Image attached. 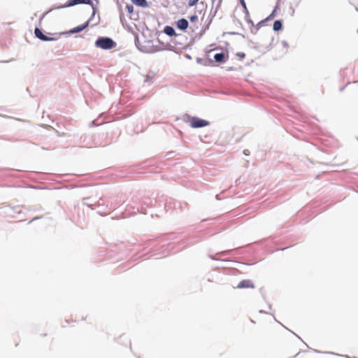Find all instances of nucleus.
<instances>
[{"mask_svg":"<svg viewBox=\"0 0 358 358\" xmlns=\"http://www.w3.org/2000/svg\"><path fill=\"white\" fill-rule=\"evenodd\" d=\"M209 257L211 259H213V260H215L216 259L213 256V255H209Z\"/></svg>","mask_w":358,"mask_h":358,"instance_id":"f704fd0d","label":"nucleus"},{"mask_svg":"<svg viewBox=\"0 0 358 358\" xmlns=\"http://www.w3.org/2000/svg\"><path fill=\"white\" fill-rule=\"evenodd\" d=\"M209 50L208 51V53H210V52H212L213 50H215L216 49H217L218 48L216 47V45L215 44H211L209 45Z\"/></svg>","mask_w":358,"mask_h":358,"instance_id":"393cba45","label":"nucleus"},{"mask_svg":"<svg viewBox=\"0 0 358 358\" xmlns=\"http://www.w3.org/2000/svg\"><path fill=\"white\" fill-rule=\"evenodd\" d=\"M92 17L90 18L87 22L81 25L77 26L69 31L70 34H76L83 31L85 28L89 26L90 22L92 20Z\"/></svg>","mask_w":358,"mask_h":358,"instance_id":"423d86ee","label":"nucleus"},{"mask_svg":"<svg viewBox=\"0 0 358 358\" xmlns=\"http://www.w3.org/2000/svg\"><path fill=\"white\" fill-rule=\"evenodd\" d=\"M80 3L87 4L92 6L93 10L92 17H93L96 12V6L93 3V2L91 0H80Z\"/></svg>","mask_w":358,"mask_h":358,"instance_id":"dca6fc26","label":"nucleus"},{"mask_svg":"<svg viewBox=\"0 0 358 358\" xmlns=\"http://www.w3.org/2000/svg\"><path fill=\"white\" fill-rule=\"evenodd\" d=\"M142 52H147L146 50H144L143 49L139 48Z\"/></svg>","mask_w":358,"mask_h":358,"instance_id":"c9c22d12","label":"nucleus"},{"mask_svg":"<svg viewBox=\"0 0 358 358\" xmlns=\"http://www.w3.org/2000/svg\"><path fill=\"white\" fill-rule=\"evenodd\" d=\"M245 19L252 26L255 27V24H254V22H253V21L252 20H248V18L245 16Z\"/></svg>","mask_w":358,"mask_h":358,"instance_id":"cd10ccee","label":"nucleus"},{"mask_svg":"<svg viewBox=\"0 0 358 358\" xmlns=\"http://www.w3.org/2000/svg\"><path fill=\"white\" fill-rule=\"evenodd\" d=\"M115 205H113V203H110V210H113L115 208Z\"/></svg>","mask_w":358,"mask_h":358,"instance_id":"2f4dec72","label":"nucleus"},{"mask_svg":"<svg viewBox=\"0 0 358 358\" xmlns=\"http://www.w3.org/2000/svg\"><path fill=\"white\" fill-rule=\"evenodd\" d=\"M126 10L128 12V13L131 15L130 16L131 20H136L137 19V17H136V18L133 17L134 6L132 4H127Z\"/></svg>","mask_w":358,"mask_h":358,"instance_id":"6ab92c4d","label":"nucleus"},{"mask_svg":"<svg viewBox=\"0 0 358 358\" xmlns=\"http://www.w3.org/2000/svg\"><path fill=\"white\" fill-rule=\"evenodd\" d=\"M198 17L196 15H193L189 17L190 22H193L197 20Z\"/></svg>","mask_w":358,"mask_h":358,"instance_id":"bb28decb","label":"nucleus"},{"mask_svg":"<svg viewBox=\"0 0 358 358\" xmlns=\"http://www.w3.org/2000/svg\"><path fill=\"white\" fill-rule=\"evenodd\" d=\"M241 4L244 10V13L245 14V17H249V12L247 9L246 4L244 0H240Z\"/></svg>","mask_w":358,"mask_h":358,"instance_id":"4be33fe9","label":"nucleus"},{"mask_svg":"<svg viewBox=\"0 0 358 358\" xmlns=\"http://www.w3.org/2000/svg\"><path fill=\"white\" fill-rule=\"evenodd\" d=\"M189 22L185 18H181L178 20L176 22V27L178 29L186 31L187 29L188 28Z\"/></svg>","mask_w":358,"mask_h":358,"instance_id":"6e6552de","label":"nucleus"},{"mask_svg":"<svg viewBox=\"0 0 358 358\" xmlns=\"http://www.w3.org/2000/svg\"><path fill=\"white\" fill-rule=\"evenodd\" d=\"M208 124L209 122L197 117H193L190 121V125L192 128H201Z\"/></svg>","mask_w":358,"mask_h":358,"instance_id":"f03ea898","label":"nucleus"},{"mask_svg":"<svg viewBox=\"0 0 358 358\" xmlns=\"http://www.w3.org/2000/svg\"><path fill=\"white\" fill-rule=\"evenodd\" d=\"M273 29L275 31H278L282 29V22L281 20H275L273 23Z\"/></svg>","mask_w":358,"mask_h":358,"instance_id":"a211bd4d","label":"nucleus"},{"mask_svg":"<svg viewBox=\"0 0 358 358\" xmlns=\"http://www.w3.org/2000/svg\"><path fill=\"white\" fill-rule=\"evenodd\" d=\"M96 48L102 50H111L115 48L117 43L109 37H99L94 43Z\"/></svg>","mask_w":358,"mask_h":358,"instance_id":"f257e3e1","label":"nucleus"},{"mask_svg":"<svg viewBox=\"0 0 358 358\" xmlns=\"http://www.w3.org/2000/svg\"><path fill=\"white\" fill-rule=\"evenodd\" d=\"M280 1V0H278V1L276 3V5H275L273 10L272 11V13L267 17H266L264 20H263V21H264L265 23L266 22L270 21V20H273L274 18L275 15V12L279 9Z\"/></svg>","mask_w":358,"mask_h":358,"instance_id":"f8f14e48","label":"nucleus"},{"mask_svg":"<svg viewBox=\"0 0 358 358\" xmlns=\"http://www.w3.org/2000/svg\"><path fill=\"white\" fill-rule=\"evenodd\" d=\"M119 10H120V20L122 24L124 26V24L127 23V20L124 17V15L123 13L122 8L121 6H120Z\"/></svg>","mask_w":358,"mask_h":358,"instance_id":"aec40b11","label":"nucleus"},{"mask_svg":"<svg viewBox=\"0 0 358 358\" xmlns=\"http://www.w3.org/2000/svg\"><path fill=\"white\" fill-rule=\"evenodd\" d=\"M164 33L168 35L169 36H176L174 28L171 26H166L164 29Z\"/></svg>","mask_w":358,"mask_h":358,"instance_id":"4468645a","label":"nucleus"},{"mask_svg":"<svg viewBox=\"0 0 358 358\" xmlns=\"http://www.w3.org/2000/svg\"><path fill=\"white\" fill-rule=\"evenodd\" d=\"M265 24L264 21L263 20H261L260 22H259L256 25H255V31L254 32L253 30H252L251 31L254 34H256L257 31H258V29L262 27L264 24Z\"/></svg>","mask_w":358,"mask_h":358,"instance_id":"5701e85b","label":"nucleus"},{"mask_svg":"<svg viewBox=\"0 0 358 358\" xmlns=\"http://www.w3.org/2000/svg\"><path fill=\"white\" fill-rule=\"evenodd\" d=\"M199 0H189L188 6L189 7L195 6L198 3Z\"/></svg>","mask_w":358,"mask_h":358,"instance_id":"b1692460","label":"nucleus"},{"mask_svg":"<svg viewBox=\"0 0 358 358\" xmlns=\"http://www.w3.org/2000/svg\"><path fill=\"white\" fill-rule=\"evenodd\" d=\"M236 56L239 58V59L242 60L245 57V54L243 52H238L236 53Z\"/></svg>","mask_w":358,"mask_h":358,"instance_id":"a878e982","label":"nucleus"},{"mask_svg":"<svg viewBox=\"0 0 358 358\" xmlns=\"http://www.w3.org/2000/svg\"><path fill=\"white\" fill-rule=\"evenodd\" d=\"M259 313L260 314H262V313H267L266 311L262 310H259Z\"/></svg>","mask_w":358,"mask_h":358,"instance_id":"72a5a7b5","label":"nucleus"},{"mask_svg":"<svg viewBox=\"0 0 358 358\" xmlns=\"http://www.w3.org/2000/svg\"><path fill=\"white\" fill-rule=\"evenodd\" d=\"M181 208V203L179 202V204H176L175 206H173V209H178V208Z\"/></svg>","mask_w":358,"mask_h":358,"instance_id":"c85d7f7f","label":"nucleus"},{"mask_svg":"<svg viewBox=\"0 0 358 358\" xmlns=\"http://www.w3.org/2000/svg\"><path fill=\"white\" fill-rule=\"evenodd\" d=\"M34 34L36 38L43 41H52L55 40L54 38L48 37L43 34L41 29L38 27L35 28Z\"/></svg>","mask_w":358,"mask_h":358,"instance_id":"20e7f679","label":"nucleus"},{"mask_svg":"<svg viewBox=\"0 0 358 358\" xmlns=\"http://www.w3.org/2000/svg\"><path fill=\"white\" fill-rule=\"evenodd\" d=\"M152 202V201L150 198L145 197V198L143 199V200L141 201V208H136V210L139 213L145 214L146 213L145 212L143 207L144 206H145V207L151 206Z\"/></svg>","mask_w":358,"mask_h":358,"instance_id":"39448f33","label":"nucleus"},{"mask_svg":"<svg viewBox=\"0 0 358 358\" xmlns=\"http://www.w3.org/2000/svg\"><path fill=\"white\" fill-rule=\"evenodd\" d=\"M83 203L92 209L95 208V202H92L90 198H84Z\"/></svg>","mask_w":358,"mask_h":358,"instance_id":"f3484780","label":"nucleus"},{"mask_svg":"<svg viewBox=\"0 0 358 358\" xmlns=\"http://www.w3.org/2000/svg\"><path fill=\"white\" fill-rule=\"evenodd\" d=\"M132 3L136 6H138L141 8H147L148 6V3L147 0H131Z\"/></svg>","mask_w":358,"mask_h":358,"instance_id":"2eb2a0df","label":"nucleus"},{"mask_svg":"<svg viewBox=\"0 0 358 358\" xmlns=\"http://www.w3.org/2000/svg\"><path fill=\"white\" fill-rule=\"evenodd\" d=\"M209 62H210V63H213V60H212V59H210V60H209Z\"/></svg>","mask_w":358,"mask_h":358,"instance_id":"e433bc0d","label":"nucleus"},{"mask_svg":"<svg viewBox=\"0 0 358 358\" xmlns=\"http://www.w3.org/2000/svg\"><path fill=\"white\" fill-rule=\"evenodd\" d=\"M95 208H98L97 213L101 215H106L108 212L106 210L108 208V205H106L103 199L100 198L99 201H95Z\"/></svg>","mask_w":358,"mask_h":358,"instance_id":"7ed1b4c3","label":"nucleus"},{"mask_svg":"<svg viewBox=\"0 0 358 358\" xmlns=\"http://www.w3.org/2000/svg\"><path fill=\"white\" fill-rule=\"evenodd\" d=\"M202 62H203V59H201V58H197L196 59V62L198 64H202Z\"/></svg>","mask_w":358,"mask_h":358,"instance_id":"7c9ffc66","label":"nucleus"},{"mask_svg":"<svg viewBox=\"0 0 358 358\" xmlns=\"http://www.w3.org/2000/svg\"><path fill=\"white\" fill-rule=\"evenodd\" d=\"M255 285L250 280H243L236 286L238 289L254 288Z\"/></svg>","mask_w":358,"mask_h":358,"instance_id":"0eeeda50","label":"nucleus"},{"mask_svg":"<svg viewBox=\"0 0 358 358\" xmlns=\"http://www.w3.org/2000/svg\"><path fill=\"white\" fill-rule=\"evenodd\" d=\"M228 58V55H225L224 52L216 53L214 55L215 61L220 64L225 63L227 61Z\"/></svg>","mask_w":358,"mask_h":358,"instance_id":"1a4fd4ad","label":"nucleus"},{"mask_svg":"<svg viewBox=\"0 0 358 358\" xmlns=\"http://www.w3.org/2000/svg\"><path fill=\"white\" fill-rule=\"evenodd\" d=\"M248 20H251L250 16L249 17H247Z\"/></svg>","mask_w":358,"mask_h":358,"instance_id":"4c0bfd02","label":"nucleus"},{"mask_svg":"<svg viewBox=\"0 0 358 358\" xmlns=\"http://www.w3.org/2000/svg\"><path fill=\"white\" fill-rule=\"evenodd\" d=\"M357 33H358V29H357Z\"/></svg>","mask_w":358,"mask_h":358,"instance_id":"58836bf2","label":"nucleus"},{"mask_svg":"<svg viewBox=\"0 0 358 358\" xmlns=\"http://www.w3.org/2000/svg\"><path fill=\"white\" fill-rule=\"evenodd\" d=\"M176 204H179V201H176L172 198H169L166 201V203L164 204V208L166 211H168L171 209H173V206H175Z\"/></svg>","mask_w":358,"mask_h":358,"instance_id":"9d476101","label":"nucleus"},{"mask_svg":"<svg viewBox=\"0 0 358 358\" xmlns=\"http://www.w3.org/2000/svg\"><path fill=\"white\" fill-rule=\"evenodd\" d=\"M282 45L284 47H285V48H288V43H287V41H282Z\"/></svg>","mask_w":358,"mask_h":358,"instance_id":"c756f323","label":"nucleus"},{"mask_svg":"<svg viewBox=\"0 0 358 358\" xmlns=\"http://www.w3.org/2000/svg\"><path fill=\"white\" fill-rule=\"evenodd\" d=\"M135 43H136V45H137V43H138V36H136V37H135Z\"/></svg>","mask_w":358,"mask_h":358,"instance_id":"473e14b6","label":"nucleus"},{"mask_svg":"<svg viewBox=\"0 0 358 358\" xmlns=\"http://www.w3.org/2000/svg\"><path fill=\"white\" fill-rule=\"evenodd\" d=\"M80 3V0H69L64 5H61L55 7V8H63L70 6H73Z\"/></svg>","mask_w":358,"mask_h":358,"instance_id":"9b49d317","label":"nucleus"},{"mask_svg":"<svg viewBox=\"0 0 358 358\" xmlns=\"http://www.w3.org/2000/svg\"><path fill=\"white\" fill-rule=\"evenodd\" d=\"M155 76V73L152 71L149 72L145 77L144 83H148L151 81Z\"/></svg>","mask_w":358,"mask_h":358,"instance_id":"412c9836","label":"nucleus"},{"mask_svg":"<svg viewBox=\"0 0 358 358\" xmlns=\"http://www.w3.org/2000/svg\"><path fill=\"white\" fill-rule=\"evenodd\" d=\"M135 208L134 206H131V205H128L127 206V208L125 210V213H124L123 218L134 215L136 213V212L134 210Z\"/></svg>","mask_w":358,"mask_h":358,"instance_id":"ddd939ff","label":"nucleus"}]
</instances>
